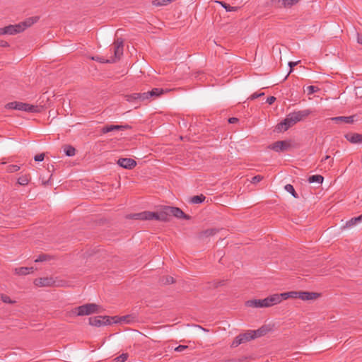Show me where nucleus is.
<instances>
[{
    "label": "nucleus",
    "mask_w": 362,
    "mask_h": 362,
    "mask_svg": "<svg viewBox=\"0 0 362 362\" xmlns=\"http://www.w3.org/2000/svg\"><path fill=\"white\" fill-rule=\"evenodd\" d=\"M358 222L362 221V214L357 217Z\"/></svg>",
    "instance_id": "nucleus-54"
},
{
    "label": "nucleus",
    "mask_w": 362,
    "mask_h": 362,
    "mask_svg": "<svg viewBox=\"0 0 362 362\" xmlns=\"http://www.w3.org/2000/svg\"><path fill=\"white\" fill-rule=\"evenodd\" d=\"M355 115H351L349 117H332L329 120L334 122L337 124H353L355 121Z\"/></svg>",
    "instance_id": "nucleus-12"
},
{
    "label": "nucleus",
    "mask_w": 362,
    "mask_h": 362,
    "mask_svg": "<svg viewBox=\"0 0 362 362\" xmlns=\"http://www.w3.org/2000/svg\"><path fill=\"white\" fill-rule=\"evenodd\" d=\"M218 231V230L216 228L207 229L200 233V237L212 236L214 235Z\"/></svg>",
    "instance_id": "nucleus-25"
},
{
    "label": "nucleus",
    "mask_w": 362,
    "mask_h": 362,
    "mask_svg": "<svg viewBox=\"0 0 362 362\" xmlns=\"http://www.w3.org/2000/svg\"><path fill=\"white\" fill-rule=\"evenodd\" d=\"M281 298L283 300L290 298V292L281 293Z\"/></svg>",
    "instance_id": "nucleus-46"
},
{
    "label": "nucleus",
    "mask_w": 362,
    "mask_h": 362,
    "mask_svg": "<svg viewBox=\"0 0 362 362\" xmlns=\"http://www.w3.org/2000/svg\"><path fill=\"white\" fill-rule=\"evenodd\" d=\"M252 330H247L245 333L238 334L233 341L231 347L235 348L239 345L255 339Z\"/></svg>",
    "instance_id": "nucleus-6"
},
{
    "label": "nucleus",
    "mask_w": 362,
    "mask_h": 362,
    "mask_svg": "<svg viewBox=\"0 0 362 362\" xmlns=\"http://www.w3.org/2000/svg\"><path fill=\"white\" fill-rule=\"evenodd\" d=\"M0 300H2L5 303L13 304L15 303V300H12L10 297L5 294H0Z\"/></svg>",
    "instance_id": "nucleus-34"
},
{
    "label": "nucleus",
    "mask_w": 362,
    "mask_h": 362,
    "mask_svg": "<svg viewBox=\"0 0 362 362\" xmlns=\"http://www.w3.org/2000/svg\"><path fill=\"white\" fill-rule=\"evenodd\" d=\"M165 213L166 214L167 220L169 216H173L176 218H184L186 220L189 219V216L185 214L180 208L174 206H165Z\"/></svg>",
    "instance_id": "nucleus-8"
},
{
    "label": "nucleus",
    "mask_w": 362,
    "mask_h": 362,
    "mask_svg": "<svg viewBox=\"0 0 362 362\" xmlns=\"http://www.w3.org/2000/svg\"><path fill=\"white\" fill-rule=\"evenodd\" d=\"M300 0H281V6L285 8H291L298 4Z\"/></svg>",
    "instance_id": "nucleus-26"
},
{
    "label": "nucleus",
    "mask_w": 362,
    "mask_h": 362,
    "mask_svg": "<svg viewBox=\"0 0 362 362\" xmlns=\"http://www.w3.org/2000/svg\"><path fill=\"white\" fill-rule=\"evenodd\" d=\"M238 121V119L236 117H230L228 119V122L230 124H234L236 123Z\"/></svg>",
    "instance_id": "nucleus-49"
},
{
    "label": "nucleus",
    "mask_w": 362,
    "mask_h": 362,
    "mask_svg": "<svg viewBox=\"0 0 362 362\" xmlns=\"http://www.w3.org/2000/svg\"><path fill=\"white\" fill-rule=\"evenodd\" d=\"M98 309L99 305L95 303H87L67 311L66 316L72 318L78 316L89 315L93 313H99Z\"/></svg>",
    "instance_id": "nucleus-3"
},
{
    "label": "nucleus",
    "mask_w": 362,
    "mask_h": 362,
    "mask_svg": "<svg viewBox=\"0 0 362 362\" xmlns=\"http://www.w3.org/2000/svg\"><path fill=\"white\" fill-rule=\"evenodd\" d=\"M6 108L27 112L28 103L21 102H11L6 105Z\"/></svg>",
    "instance_id": "nucleus-17"
},
{
    "label": "nucleus",
    "mask_w": 362,
    "mask_h": 362,
    "mask_svg": "<svg viewBox=\"0 0 362 362\" xmlns=\"http://www.w3.org/2000/svg\"><path fill=\"white\" fill-rule=\"evenodd\" d=\"M111 321L109 317L96 316L89 318V324L95 327H100L102 325H109Z\"/></svg>",
    "instance_id": "nucleus-10"
},
{
    "label": "nucleus",
    "mask_w": 362,
    "mask_h": 362,
    "mask_svg": "<svg viewBox=\"0 0 362 362\" xmlns=\"http://www.w3.org/2000/svg\"><path fill=\"white\" fill-rule=\"evenodd\" d=\"M4 35V28H0V35Z\"/></svg>",
    "instance_id": "nucleus-53"
},
{
    "label": "nucleus",
    "mask_w": 362,
    "mask_h": 362,
    "mask_svg": "<svg viewBox=\"0 0 362 362\" xmlns=\"http://www.w3.org/2000/svg\"><path fill=\"white\" fill-rule=\"evenodd\" d=\"M130 317H131V316H129V315L123 316L120 318V321L124 322L126 323H129L131 322V320H129Z\"/></svg>",
    "instance_id": "nucleus-45"
},
{
    "label": "nucleus",
    "mask_w": 362,
    "mask_h": 362,
    "mask_svg": "<svg viewBox=\"0 0 362 362\" xmlns=\"http://www.w3.org/2000/svg\"><path fill=\"white\" fill-rule=\"evenodd\" d=\"M35 285L37 286H52L54 285V281L52 278L45 277V278H39L36 279L34 281Z\"/></svg>",
    "instance_id": "nucleus-18"
},
{
    "label": "nucleus",
    "mask_w": 362,
    "mask_h": 362,
    "mask_svg": "<svg viewBox=\"0 0 362 362\" xmlns=\"http://www.w3.org/2000/svg\"><path fill=\"white\" fill-rule=\"evenodd\" d=\"M127 100L129 102L138 101V102H145L150 101V98L148 95V93H134L131 95H126Z\"/></svg>",
    "instance_id": "nucleus-9"
},
{
    "label": "nucleus",
    "mask_w": 362,
    "mask_h": 362,
    "mask_svg": "<svg viewBox=\"0 0 362 362\" xmlns=\"http://www.w3.org/2000/svg\"><path fill=\"white\" fill-rule=\"evenodd\" d=\"M272 100H273V102H274V101L275 100V98H274V97H273V98H272Z\"/></svg>",
    "instance_id": "nucleus-58"
},
{
    "label": "nucleus",
    "mask_w": 362,
    "mask_h": 362,
    "mask_svg": "<svg viewBox=\"0 0 362 362\" xmlns=\"http://www.w3.org/2000/svg\"><path fill=\"white\" fill-rule=\"evenodd\" d=\"M356 95L358 98L362 97V87H357L355 88Z\"/></svg>",
    "instance_id": "nucleus-44"
},
{
    "label": "nucleus",
    "mask_w": 362,
    "mask_h": 362,
    "mask_svg": "<svg viewBox=\"0 0 362 362\" xmlns=\"http://www.w3.org/2000/svg\"><path fill=\"white\" fill-rule=\"evenodd\" d=\"M301 291H291L290 298H300Z\"/></svg>",
    "instance_id": "nucleus-41"
},
{
    "label": "nucleus",
    "mask_w": 362,
    "mask_h": 362,
    "mask_svg": "<svg viewBox=\"0 0 362 362\" xmlns=\"http://www.w3.org/2000/svg\"><path fill=\"white\" fill-rule=\"evenodd\" d=\"M329 158V156H326L325 157V160H327V159H328Z\"/></svg>",
    "instance_id": "nucleus-56"
},
{
    "label": "nucleus",
    "mask_w": 362,
    "mask_h": 362,
    "mask_svg": "<svg viewBox=\"0 0 362 362\" xmlns=\"http://www.w3.org/2000/svg\"><path fill=\"white\" fill-rule=\"evenodd\" d=\"M272 330L270 325H264L257 330H252L254 338H259L265 336Z\"/></svg>",
    "instance_id": "nucleus-16"
},
{
    "label": "nucleus",
    "mask_w": 362,
    "mask_h": 362,
    "mask_svg": "<svg viewBox=\"0 0 362 362\" xmlns=\"http://www.w3.org/2000/svg\"><path fill=\"white\" fill-rule=\"evenodd\" d=\"M332 163H333V161L330 162V163H329L330 166H332Z\"/></svg>",
    "instance_id": "nucleus-57"
},
{
    "label": "nucleus",
    "mask_w": 362,
    "mask_h": 362,
    "mask_svg": "<svg viewBox=\"0 0 362 362\" xmlns=\"http://www.w3.org/2000/svg\"><path fill=\"white\" fill-rule=\"evenodd\" d=\"M8 46H9V44L6 41L2 40H0V47H7Z\"/></svg>",
    "instance_id": "nucleus-48"
},
{
    "label": "nucleus",
    "mask_w": 362,
    "mask_h": 362,
    "mask_svg": "<svg viewBox=\"0 0 362 362\" xmlns=\"http://www.w3.org/2000/svg\"><path fill=\"white\" fill-rule=\"evenodd\" d=\"M128 358L127 354H122L114 359L115 362H124Z\"/></svg>",
    "instance_id": "nucleus-36"
},
{
    "label": "nucleus",
    "mask_w": 362,
    "mask_h": 362,
    "mask_svg": "<svg viewBox=\"0 0 362 362\" xmlns=\"http://www.w3.org/2000/svg\"><path fill=\"white\" fill-rule=\"evenodd\" d=\"M39 20L38 16H33L25 19L24 21L15 25H9L4 28V35H16L23 32Z\"/></svg>",
    "instance_id": "nucleus-2"
},
{
    "label": "nucleus",
    "mask_w": 362,
    "mask_h": 362,
    "mask_svg": "<svg viewBox=\"0 0 362 362\" xmlns=\"http://www.w3.org/2000/svg\"><path fill=\"white\" fill-rule=\"evenodd\" d=\"M117 164L125 169H132L136 165V162L132 158H119Z\"/></svg>",
    "instance_id": "nucleus-15"
},
{
    "label": "nucleus",
    "mask_w": 362,
    "mask_h": 362,
    "mask_svg": "<svg viewBox=\"0 0 362 362\" xmlns=\"http://www.w3.org/2000/svg\"><path fill=\"white\" fill-rule=\"evenodd\" d=\"M15 274L18 275H27L33 272V267H22L14 269Z\"/></svg>",
    "instance_id": "nucleus-20"
},
{
    "label": "nucleus",
    "mask_w": 362,
    "mask_h": 362,
    "mask_svg": "<svg viewBox=\"0 0 362 362\" xmlns=\"http://www.w3.org/2000/svg\"><path fill=\"white\" fill-rule=\"evenodd\" d=\"M320 296L321 294L320 293L301 291L300 299L304 301H313L318 299Z\"/></svg>",
    "instance_id": "nucleus-13"
},
{
    "label": "nucleus",
    "mask_w": 362,
    "mask_h": 362,
    "mask_svg": "<svg viewBox=\"0 0 362 362\" xmlns=\"http://www.w3.org/2000/svg\"><path fill=\"white\" fill-rule=\"evenodd\" d=\"M344 137L351 144H361L362 134L358 133H348L345 134Z\"/></svg>",
    "instance_id": "nucleus-19"
},
{
    "label": "nucleus",
    "mask_w": 362,
    "mask_h": 362,
    "mask_svg": "<svg viewBox=\"0 0 362 362\" xmlns=\"http://www.w3.org/2000/svg\"><path fill=\"white\" fill-rule=\"evenodd\" d=\"M319 88L315 86H310L306 88L308 94L310 95L319 90Z\"/></svg>",
    "instance_id": "nucleus-37"
},
{
    "label": "nucleus",
    "mask_w": 362,
    "mask_h": 362,
    "mask_svg": "<svg viewBox=\"0 0 362 362\" xmlns=\"http://www.w3.org/2000/svg\"><path fill=\"white\" fill-rule=\"evenodd\" d=\"M263 179V177L262 175H256L254 176L251 180V183L256 184L259 182H260Z\"/></svg>",
    "instance_id": "nucleus-39"
},
{
    "label": "nucleus",
    "mask_w": 362,
    "mask_h": 362,
    "mask_svg": "<svg viewBox=\"0 0 362 362\" xmlns=\"http://www.w3.org/2000/svg\"><path fill=\"white\" fill-rule=\"evenodd\" d=\"M245 305L251 308H267L272 305V296L264 299H253L245 302Z\"/></svg>",
    "instance_id": "nucleus-7"
},
{
    "label": "nucleus",
    "mask_w": 362,
    "mask_h": 362,
    "mask_svg": "<svg viewBox=\"0 0 362 362\" xmlns=\"http://www.w3.org/2000/svg\"><path fill=\"white\" fill-rule=\"evenodd\" d=\"M173 0H155L153 1V4L156 6H165L171 3Z\"/></svg>",
    "instance_id": "nucleus-33"
},
{
    "label": "nucleus",
    "mask_w": 362,
    "mask_h": 362,
    "mask_svg": "<svg viewBox=\"0 0 362 362\" xmlns=\"http://www.w3.org/2000/svg\"><path fill=\"white\" fill-rule=\"evenodd\" d=\"M264 95V92H260V93H255L253 94H252L249 98L248 99H250V100H255L260 96H262Z\"/></svg>",
    "instance_id": "nucleus-40"
},
{
    "label": "nucleus",
    "mask_w": 362,
    "mask_h": 362,
    "mask_svg": "<svg viewBox=\"0 0 362 362\" xmlns=\"http://www.w3.org/2000/svg\"><path fill=\"white\" fill-rule=\"evenodd\" d=\"M148 93L150 98V100H151L161 95L164 93V90L163 88H153L151 90L148 91Z\"/></svg>",
    "instance_id": "nucleus-21"
},
{
    "label": "nucleus",
    "mask_w": 362,
    "mask_h": 362,
    "mask_svg": "<svg viewBox=\"0 0 362 362\" xmlns=\"http://www.w3.org/2000/svg\"><path fill=\"white\" fill-rule=\"evenodd\" d=\"M206 199V197L203 194L196 195L190 199V202L194 204L202 203Z\"/></svg>",
    "instance_id": "nucleus-24"
},
{
    "label": "nucleus",
    "mask_w": 362,
    "mask_h": 362,
    "mask_svg": "<svg viewBox=\"0 0 362 362\" xmlns=\"http://www.w3.org/2000/svg\"><path fill=\"white\" fill-rule=\"evenodd\" d=\"M299 62H300V61L295 62H291L288 63V65L291 67V70H290L289 73H291L292 71L293 67L295 66L296 65H297Z\"/></svg>",
    "instance_id": "nucleus-47"
},
{
    "label": "nucleus",
    "mask_w": 362,
    "mask_h": 362,
    "mask_svg": "<svg viewBox=\"0 0 362 362\" xmlns=\"http://www.w3.org/2000/svg\"><path fill=\"white\" fill-rule=\"evenodd\" d=\"M291 147V141L288 140L278 141L273 143V151L277 152L288 151Z\"/></svg>",
    "instance_id": "nucleus-11"
},
{
    "label": "nucleus",
    "mask_w": 362,
    "mask_h": 362,
    "mask_svg": "<svg viewBox=\"0 0 362 362\" xmlns=\"http://www.w3.org/2000/svg\"><path fill=\"white\" fill-rule=\"evenodd\" d=\"M52 259L51 256L46 254L40 255L37 259H35V262H42L45 261H49Z\"/></svg>",
    "instance_id": "nucleus-31"
},
{
    "label": "nucleus",
    "mask_w": 362,
    "mask_h": 362,
    "mask_svg": "<svg viewBox=\"0 0 362 362\" xmlns=\"http://www.w3.org/2000/svg\"><path fill=\"white\" fill-rule=\"evenodd\" d=\"M63 148L67 156H74L76 154V149L70 145H65Z\"/></svg>",
    "instance_id": "nucleus-23"
},
{
    "label": "nucleus",
    "mask_w": 362,
    "mask_h": 362,
    "mask_svg": "<svg viewBox=\"0 0 362 362\" xmlns=\"http://www.w3.org/2000/svg\"><path fill=\"white\" fill-rule=\"evenodd\" d=\"M133 218L134 219L139 220H158L163 221H168L164 208L160 212L144 211L141 213L136 214L133 215Z\"/></svg>",
    "instance_id": "nucleus-5"
},
{
    "label": "nucleus",
    "mask_w": 362,
    "mask_h": 362,
    "mask_svg": "<svg viewBox=\"0 0 362 362\" xmlns=\"http://www.w3.org/2000/svg\"><path fill=\"white\" fill-rule=\"evenodd\" d=\"M310 114L308 110L293 112L288 115L282 122L276 126V131L277 132H284L290 127H293L298 122L302 120L303 118L308 117Z\"/></svg>",
    "instance_id": "nucleus-1"
},
{
    "label": "nucleus",
    "mask_w": 362,
    "mask_h": 362,
    "mask_svg": "<svg viewBox=\"0 0 362 362\" xmlns=\"http://www.w3.org/2000/svg\"><path fill=\"white\" fill-rule=\"evenodd\" d=\"M188 348L187 346H185V345H179L178 346H177L175 349V351H177V352H181L185 349H187Z\"/></svg>",
    "instance_id": "nucleus-43"
},
{
    "label": "nucleus",
    "mask_w": 362,
    "mask_h": 362,
    "mask_svg": "<svg viewBox=\"0 0 362 362\" xmlns=\"http://www.w3.org/2000/svg\"><path fill=\"white\" fill-rule=\"evenodd\" d=\"M324 180V177L322 175H315L309 177L308 182L310 183L317 182L319 184L322 183Z\"/></svg>",
    "instance_id": "nucleus-27"
},
{
    "label": "nucleus",
    "mask_w": 362,
    "mask_h": 362,
    "mask_svg": "<svg viewBox=\"0 0 362 362\" xmlns=\"http://www.w3.org/2000/svg\"><path fill=\"white\" fill-rule=\"evenodd\" d=\"M216 2L221 4L226 9V11H236L238 10V7L231 6L223 1H217Z\"/></svg>",
    "instance_id": "nucleus-28"
},
{
    "label": "nucleus",
    "mask_w": 362,
    "mask_h": 362,
    "mask_svg": "<svg viewBox=\"0 0 362 362\" xmlns=\"http://www.w3.org/2000/svg\"><path fill=\"white\" fill-rule=\"evenodd\" d=\"M266 103L269 105H272V96H268L266 99Z\"/></svg>",
    "instance_id": "nucleus-51"
},
{
    "label": "nucleus",
    "mask_w": 362,
    "mask_h": 362,
    "mask_svg": "<svg viewBox=\"0 0 362 362\" xmlns=\"http://www.w3.org/2000/svg\"><path fill=\"white\" fill-rule=\"evenodd\" d=\"M30 175H23L18 179V183L21 185H27L30 181Z\"/></svg>",
    "instance_id": "nucleus-22"
},
{
    "label": "nucleus",
    "mask_w": 362,
    "mask_h": 362,
    "mask_svg": "<svg viewBox=\"0 0 362 362\" xmlns=\"http://www.w3.org/2000/svg\"><path fill=\"white\" fill-rule=\"evenodd\" d=\"M131 127L128 124L126 125H106L103 127L101 132L103 134H107L108 132H112V131H123L125 129H130Z\"/></svg>",
    "instance_id": "nucleus-14"
},
{
    "label": "nucleus",
    "mask_w": 362,
    "mask_h": 362,
    "mask_svg": "<svg viewBox=\"0 0 362 362\" xmlns=\"http://www.w3.org/2000/svg\"><path fill=\"white\" fill-rule=\"evenodd\" d=\"M285 189L291 193L295 198H298V194H296L293 187L291 185H286L285 186Z\"/></svg>",
    "instance_id": "nucleus-35"
},
{
    "label": "nucleus",
    "mask_w": 362,
    "mask_h": 362,
    "mask_svg": "<svg viewBox=\"0 0 362 362\" xmlns=\"http://www.w3.org/2000/svg\"><path fill=\"white\" fill-rule=\"evenodd\" d=\"M160 283L163 285H168L174 283L173 277L170 276H163L162 278H160Z\"/></svg>",
    "instance_id": "nucleus-30"
},
{
    "label": "nucleus",
    "mask_w": 362,
    "mask_h": 362,
    "mask_svg": "<svg viewBox=\"0 0 362 362\" xmlns=\"http://www.w3.org/2000/svg\"><path fill=\"white\" fill-rule=\"evenodd\" d=\"M358 223V221L357 219V217L352 218L349 221H346L345 224L343 226V228H349L352 227L353 226L356 225Z\"/></svg>",
    "instance_id": "nucleus-29"
},
{
    "label": "nucleus",
    "mask_w": 362,
    "mask_h": 362,
    "mask_svg": "<svg viewBox=\"0 0 362 362\" xmlns=\"http://www.w3.org/2000/svg\"><path fill=\"white\" fill-rule=\"evenodd\" d=\"M19 169H20V168H19L18 166H17V165H13V166H12V170H12V171H17V170H18Z\"/></svg>",
    "instance_id": "nucleus-52"
},
{
    "label": "nucleus",
    "mask_w": 362,
    "mask_h": 362,
    "mask_svg": "<svg viewBox=\"0 0 362 362\" xmlns=\"http://www.w3.org/2000/svg\"><path fill=\"white\" fill-rule=\"evenodd\" d=\"M41 107L37 105H33L28 103L27 112H40Z\"/></svg>",
    "instance_id": "nucleus-32"
},
{
    "label": "nucleus",
    "mask_w": 362,
    "mask_h": 362,
    "mask_svg": "<svg viewBox=\"0 0 362 362\" xmlns=\"http://www.w3.org/2000/svg\"><path fill=\"white\" fill-rule=\"evenodd\" d=\"M282 300H283L281 298V294L273 295V305L280 303Z\"/></svg>",
    "instance_id": "nucleus-38"
},
{
    "label": "nucleus",
    "mask_w": 362,
    "mask_h": 362,
    "mask_svg": "<svg viewBox=\"0 0 362 362\" xmlns=\"http://www.w3.org/2000/svg\"><path fill=\"white\" fill-rule=\"evenodd\" d=\"M357 42H358L359 44H361V45H362V35H357Z\"/></svg>",
    "instance_id": "nucleus-50"
},
{
    "label": "nucleus",
    "mask_w": 362,
    "mask_h": 362,
    "mask_svg": "<svg viewBox=\"0 0 362 362\" xmlns=\"http://www.w3.org/2000/svg\"><path fill=\"white\" fill-rule=\"evenodd\" d=\"M124 42L121 38H117L113 43L114 57L110 59H104L103 57H93L92 59L101 63H115L119 60L123 54Z\"/></svg>",
    "instance_id": "nucleus-4"
},
{
    "label": "nucleus",
    "mask_w": 362,
    "mask_h": 362,
    "mask_svg": "<svg viewBox=\"0 0 362 362\" xmlns=\"http://www.w3.org/2000/svg\"><path fill=\"white\" fill-rule=\"evenodd\" d=\"M45 158V153H40V154H37L36 156H35L34 157V160L35 161H42Z\"/></svg>",
    "instance_id": "nucleus-42"
},
{
    "label": "nucleus",
    "mask_w": 362,
    "mask_h": 362,
    "mask_svg": "<svg viewBox=\"0 0 362 362\" xmlns=\"http://www.w3.org/2000/svg\"><path fill=\"white\" fill-rule=\"evenodd\" d=\"M199 327L200 328H202V329H203V331H208L207 329H204V328H203V327H200V326H199Z\"/></svg>",
    "instance_id": "nucleus-55"
}]
</instances>
